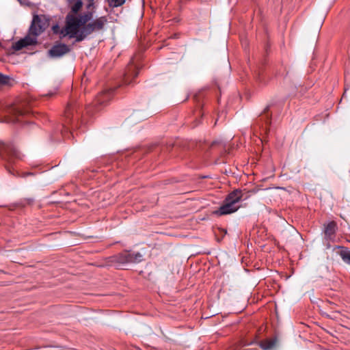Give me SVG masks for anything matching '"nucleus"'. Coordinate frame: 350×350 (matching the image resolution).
<instances>
[{"mask_svg": "<svg viewBox=\"0 0 350 350\" xmlns=\"http://www.w3.org/2000/svg\"><path fill=\"white\" fill-rule=\"evenodd\" d=\"M90 21L86 16L83 14H68L66 16L65 26L60 31V38L68 36L69 38L77 40L81 27Z\"/></svg>", "mask_w": 350, "mask_h": 350, "instance_id": "obj_1", "label": "nucleus"}, {"mask_svg": "<svg viewBox=\"0 0 350 350\" xmlns=\"http://www.w3.org/2000/svg\"><path fill=\"white\" fill-rule=\"evenodd\" d=\"M81 109L79 103L76 100H71L66 107L64 111V118L66 124L64 126V130L62 131V134L64 138H70L73 137L72 133L68 127V125L73 126L78 122L81 116Z\"/></svg>", "mask_w": 350, "mask_h": 350, "instance_id": "obj_2", "label": "nucleus"}, {"mask_svg": "<svg viewBox=\"0 0 350 350\" xmlns=\"http://www.w3.org/2000/svg\"><path fill=\"white\" fill-rule=\"evenodd\" d=\"M242 200V191L241 189L234 190L226 196L223 204L214 211V214L221 216L236 212L239 208L237 204Z\"/></svg>", "mask_w": 350, "mask_h": 350, "instance_id": "obj_3", "label": "nucleus"}, {"mask_svg": "<svg viewBox=\"0 0 350 350\" xmlns=\"http://www.w3.org/2000/svg\"><path fill=\"white\" fill-rule=\"evenodd\" d=\"M0 157L6 162L7 171L13 176H18V172L12 167V159H22L23 155L12 146L4 143L0 144Z\"/></svg>", "mask_w": 350, "mask_h": 350, "instance_id": "obj_4", "label": "nucleus"}, {"mask_svg": "<svg viewBox=\"0 0 350 350\" xmlns=\"http://www.w3.org/2000/svg\"><path fill=\"white\" fill-rule=\"evenodd\" d=\"M107 22L106 16H100L91 23L81 28L79 33L75 40V42H80L84 40L89 35L94 31H100L103 29Z\"/></svg>", "mask_w": 350, "mask_h": 350, "instance_id": "obj_5", "label": "nucleus"}, {"mask_svg": "<svg viewBox=\"0 0 350 350\" xmlns=\"http://www.w3.org/2000/svg\"><path fill=\"white\" fill-rule=\"evenodd\" d=\"M113 261L118 265H124L128 263H138L143 260V255L139 252H130L123 251L113 256Z\"/></svg>", "mask_w": 350, "mask_h": 350, "instance_id": "obj_6", "label": "nucleus"}, {"mask_svg": "<svg viewBox=\"0 0 350 350\" xmlns=\"http://www.w3.org/2000/svg\"><path fill=\"white\" fill-rule=\"evenodd\" d=\"M48 21L44 15H34L29 28V33L40 36L48 27Z\"/></svg>", "mask_w": 350, "mask_h": 350, "instance_id": "obj_7", "label": "nucleus"}, {"mask_svg": "<svg viewBox=\"0 0 350 350\" xmlns=\"http://www.w3.org/2000/svg\"><path fill=\"white\" fill-rule=\"evenodd\" d=\"M337 229V224L334 221L324 225V243L327 249L331 247L330 243L335 241Z\"/></svg>", "mask_w": 350, "mask_h": 350, "instance_id": "obj_8", "label": "nucleus"}, {"mask_svg": "<svg viewBox=\"0 0 350 350\" xmlns=\"http://www.w3.org/2000/svg\"><path fill=\"white\" fill-rule=\"evenodd\" d=\"M38 43V36H33L29 33V30H28V33L23 38L20 39L19 40L15 42L12 45V49L14 51H20L23 48L36 45Z\"/></svg>", "mask_w": 350, "mask_h": 350, "instance_id": "obj_9", "label": "nucleus"}, {"mask_svg": "<svg viewBox=\"0 0 350 350\" xmlns=\"http://www.w3.org/2000/svg\"><path fill=\"white\" fill-rule=\"evenodd\" d=\"M115 89H109L98 94L93 102L95 111H98L100 107L106 105L112 98Z\"/></svg>", "mask_w": 350, "mask_h": 350, "instance_id": "obj_10", "label": "nucleus"}, {"mask_svg": "<svg viewBox=\"0 0 350 350\" xmlns=\"http://www.w3.org/2000/svg\"><path fill=\"white\" fill-rule=\"evenodd\" d=\"M70 48L66 44L58 43L55 44L48 51V55L51 58H60L68 53Z\"/></svg>", "mask_w": 350, "mask_h": 350, "instance_id": "obj_11", "label": "nucleus"}, {"mask_svg": "<svg viewBox=\"0 0 350 350\" xmlns=\"http://www.w3.org/2000/svg\"><path fill=\"white\" fill-rule=\"evenodd\" d=\"M139 73L137 67L131 62L124 75L123 83L124 85L132 83L134 78L137 77Z\"/></svg>", "mask_w": 350, "mask_h": 350, "instance_id": "obj_12", "label": "nucleus"}, {"mask_svg": "<svg viewBox=\"0 0 350 350\" xmlns=\"http://www.w3.org/2000/svg\"><path fill=\"white\" fill-rule=\"evenodd\" d=\"M10 112L11 113H12L13 116H14V119L12 120V122H19L18 117L21 116H23L24 114L27 113V110L23 109L19 106H15V107H12L10 109Z\"/></svg>", "mask_w": 350, "mask_h": 350, "instance_id": "obj_13", "label": "nucleus"}, {"mask_svg": "<svg viewBox=\"0 0 350 350\" xmlns=\"http://www.w3.org/2000/svg\"><path fill=\"white\" fill-rule=\"evenodd\" d=\"M276 339H266L260 342L259 346L263 350H269L275 347Z\"/></svg>", "mask_w": 350, "mask_h": 350, "instance_id": "obj_14", "label": "nucleus"}, {"mask_svg": "<svg viewBox=\"0 0 350 350\" xmlns=\"http://www.w3.org/2000/svg\"><path fill=\"white\" fill-rule=\"evenodd\" d=\"M336 248L341 249L339 254L342 259V260L347 263L350 265V251L345 247L337 245Z\"/></svg>", "mask_w": 350, "mask_h": 350, "instance_id": "obj_15", "label": "nucleus"}, {"mask_svg": "<svg viewBox=\"0 0 350 350\" xmlns=\"http://www.w3.org/2000/svg\"><path fill=\"white\" fill-rule=\"evenodd\" d=\"M83 3L81 0H77L71 8V12L69 14H77V13L81 8Z\"/></svg>", "mask_w": 350, "mask_h": 350, "instance_id": "obj_16", "label": "nucleus"}, {"mask_svg": "<svg viewBox=\"0 0 350 350\" xmlns=\"http://www.w3.org/2000/svg\"><path fill=\"white\" fill-rule=\"evenodd\" d=\"M109 5L112 7H118L123 5L125 0H109Z\"/></svg>", "mask_w": 350, "mask_h": 350, "instance_id": "obj_17", "label": "nucleus"}, {"mask_svg": "<svg viewBox=\"0 0 350 350\" xmlns=\"http://www.w3.org/2000/svg\"><path fill=\"white\" fill-rule=\"evenodd\" d=\"M9 77L0 73V85L6 84L8 82Z\"/></svg>", "mask_w": 350, "mask_h": 350, "instance_id": "obj_18", "label": "nucleus"}, {"mask_svg": "<svg viewBox=\"0 0 350 350\" xmlns=\"http://www.w3.org/2000/svg\"><path fill=\"white\" fill-rule=\"evenodd\" d=\"M84 14L86 16L87 18H89V20H92L93 18V12H86L84 13Z\"/></svg>", "mask_w": 350, "mask_h": 350, "instance_id": "obj_19", "label": "nucleus"}, {"mask_svg": "<svg viewBox=\"0 0 350 350\" xmlns=\"http://www.w3.org/2000/svg\"><path fill=\"white\" fill-rule=\"evenodd\" d=\"M27 204H31L33 202V200L29 198V199H27Z\"/></svg>", "mask_w": 350, "mask_h": 350, "instance_id": "obj_20", "label": "nucleus"}, {"mask_svg": "<svg viewBox=\"0 0 350 350\" xmlns=\"http://www.w3.org/2000/svg\"><path fill=\"white\" fill-rule=\"evenodd\" d=\"M28 175H33V174H32V173H31V172L26 173V174H25L24 176H28Z\"/></svg>", "mask_w": 350, "mask_h": 350, "instance_id": "obj_21", "label": "nucleus"}, {"mask_svg": "<svg viewBox=\"0 0 350 350\" xmlns=\"http://www.w3.org/2000/svg\"><path fill=\"white\" fill-rule=\"evenodd\" d=\"M53 94V93H49V96H52Z\"/></svg>", "mask_w": 350, "mask_h": 350, "instance_id": "obj_22", "label": "nucleus"}, {"mask_svg": "<svg viewBox=\"0 0 350 350\" xmlns=\"http://www.w3.org/2000/svg\"><path fill=\"white\" fill-rule=\"evenodd\" d=\"M94 0H90V1H93Z\"/></svg>", "mask_w": 350, "mask_h": 350, "instance_id": "obj_23", "label": "nucleus"}]
</instances>
